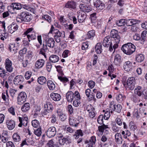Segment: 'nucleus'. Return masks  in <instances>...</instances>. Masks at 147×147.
<instances>
[{"label":"nucleus","mask_w":147,"mask_h":147,"mask_svg":"<svg viewBox=\"0 0 147 147\" xmlns=\"http://www.w3.org/2000/svg\"><path fill=\"white\" fill-rule=\"evenodd\" d=\"M8 132L6 131L3 132L1 136V141L3 143L7 142L8 139Z\"/></svg>","instance_id":"obj_34"},{"label":"nucleus","mask_w":147,"mask_h":147,"mask_svg":"<svg viewBox=\"0 0 147 147\" xmlns=\"http://www.w3.org/2000/svg\"><path fill=\"white\" fill-rule=\"evenodd\" d=\"M1 97L3 100L5 102V103L6 105L9 104V98L6 97L5 95L3 93H2Z\"/></svg>","instance_id":"obj_56"},{"label":"nucleus","mask_w":147,"mask_h":147,"mask_svg":"<svg viewBox=\"0 0 147 147\" xmlns=\"http://www.w3.org/2000/svg\"><path fill=\"white\" fill-rule=\"evenodd\" d=\"M50 96L51 98L55 101H59L61 98V95L58 93H52Z\"/></svg>","instance_id":"obj_33"},{"label":"nucleus","mask_w":147,"mask_h":147,"mask_svg":"<svg viewBox=\"0 0 147 147\" xmlns=\"http://www.w3.org/2000/svg\"><path fill=\"white\" fill-rule=\"evenodd\" d=\"M6 123L7 127L9 130L13 129L15 127V122L13 120H8L6 121Z\"/></svg>","instance_id":"obj_25"},{"label":"nucleus","mask_w":147,"mask_h":147,"mask_svg":"<svg viewBox=\"0 0 147 147\" xmlns=\"http://www.w3.org/2000/svg\"><path fill=\"white\" fill-rule=\"evenodd\" d=\"M95 82L92 80L89 81L88 83V85L90 89L93 88L95 86Z\"/></svg>","instance_id":"obj_61"},{"label":"nucleus","mask_w":147,"mask_h":147,"mask_svg":"<svg viewBox=\"0 0 147 147\" xmlns=\"http://www.w3.org/2000/svg\"><path fill=\"white\" fill-rule=\"evenodd\" d=\"M103 116L101 115H99L97 119V121L98 123L100 124L101 125L103 123Z\"/></svg>","instance_id":"obj_57"},{"label":"nucleus","mask_w":147,"mask_h":147,"mask_svg":"<svg viewBox=\"0 0 147 147\" xmlns=\"http://www.w3.org/2000/svg\"><path fill=\"white\" fill-rule=\"evenodd\" d=\"M32 72L30 71H26L25 74V77L27 80L29 79L32 76Z\"/></svg>","instance_id":"obj_64"},{"label":"nucleus","mask_w":147,"mask_h":147,"mask_svg":"<svg viewBox=\"0 0 147 147\" xmlns=\"http://www.w3.org/2000/svg\"><path fill=\"white\" fill-rule=\"evenodd\" d=\"M18 25L16 23L13 22L8 26L7 28L8 32L12 34L16 31L18 29Z\"/></svg>","instance_id":"obj_21"},{"label":"nucleus","mask_w":147,"mask_h":147,"mask_svg":"<svg viewBox=\"0 0 147 147\" xmlns=\"http://www.w3.org/2000/svg\"><path fill=\"white\" fill-rule=\"evenodd\" d=\"M26 95L24 92H21L17 98V101L19 104L24 103L26 101Z\"/></svg>","instance_id":"obj_13"},{"label":"nucleus","mask_w":147,"mask_h":147,"mask_svg":"<svg viewBox=\"0 0 147 147\" xmlns=\"http://www.w3.org/2000/svg\"><path fill=\"white\" fill-rule=\"evenodd\" d=\"M107 70L109 71V73L108 74V76L111 77V74L113 72L115 69L113 65L112 64H110L108 67Z\"/></svg>","instance_id":"obj_50"},{"label":"nucleus","mask_w":147,"mask_h":147,"mask_svg":"<svg viewBox=\"0 0 147 147\" xmlns=\"http://www.w3.org/2000/svg\"><path fill=\"white\" fill-rule=\"evenodd\" d=\"M49 34H52L54 39L57 43L60 42L61 40L65 37L64 32L60 31L58 29H55L53 25L51 26Z\"/></svg>","instance_id":"obj_1"},{"label":"nucleus","mask_w":147,"mask_h":147,"mask_svg":"<svg viewBox=\"0 0 147 147\" xmlns=\"http://www.w3.org/2000/svg\"><path fill=\"white\" fill-rule=\"evenodd\" d=\"M8 49L11 52L15 54L17 53L18 48L16 46V44L13 42L9 44Z\"/></svg>","instance_id":"obj_24"},{"label":"nucleus","mask_w":147,"mask_h":147,"mask_svg":"<svg viewBox=\"0 0 147 147\" xmlns=\"http://www.w3.org/2000/svg\"><path fill=\"white\" fill-rule=\"evenodd\" d=\"M76 3L73 1H68L65 3V7L70 9H75L76 8Z\"/></svg>","instance_id":"obj_26"},{"label":"nucleus","mask_w":147,"mask_h":147,"mask_svg":"<svg viewBox=\"0 0 147 147\" xmlns=\"http://www.w3.org/2000/svg\"><path fill=\"white\" fill-rule=\"evenodd\" d=\"M30 108V104L28 102L24 104L22 107L21 109L24 112H26L28 111Z\"/></svg>","instance_id":"obj_41"},{"label":"nucleus","mask_w":147,"mask_h":147,"mask_svg":"<svg viewBox=\"0 0 147 147\" xmlns=\"http://www.w3.org/2000/svg\"><path fill=\"white\" fill-rule=\"evenodd\" d=\"M47 85L50 90H53L55 89V85L53 82L51 80H49L47 83Z\"/></svg>","instance_id":"obj_39"},{"label":"nucleus","mask_w":147,"mask_h":147,"mask_svg":"<svg viewBox=\"0 0 147 147\" xmlns=\"http://www.w3.org/2000/svg\"><path fill=\"white\" fill-rule=\"evenodd\" d=\"M115 136L116 142L118 144H121L122 142L121 134L119 133H117L115 134Z\"/></svg>","instance_id":"obj_35"},{"label":"nucleus","mask_w":147,"mask_h":147,"mask_svg":"<svg viewBox=\"0 0 147 147\" xmlns=\"http://www.w3.org/2000/svg\"><path fill=\"white\" fill-rule=\"evenodd\" d=\"M102 45L100 43H97L95 46L96 51L98 54H100L102 52Z\"/></svg>","instance_id":"obj_43"},{"label":"nucleus","mask_w":147,"mask_h":147,"mask_svg":"<svg viewBox=\"0 0 147 147\" xmlns=\"http://www.w3.org/2000/svg\"><path fill=\"white\" fill-rule=\"evenodd\" d=\"M132 63L131 61H125L123 65L124 69L127 71L129 72L132 71Z\"/></svg>","instance_id":"obj_18"},{"label":"nucleus","mask_w":147,"mask_h":147,"mask_svg":"<svg viewBox=\"0 0 147 147\" xmlns=\"http://www.w3.org/2000/svg\"><path fill=\"white\" fill-rule=\"evenodd\" d=\"M49 60L53 63H56L59 61V58L57 55H53L50 56Z\"/></svg>","instance_id":"obj_37"},{"label":"nucleus","mask_w":147,"mask_h":147,"mask_svg":"<svg viewBox=\"0 0 147 147\" xmlns=\"http://www.w3.org/2000/svg\"><path fill=\"white\" fill-rule=\"evenodd\" d=\"M79 7L81 10L80 11H82L84 13L89 12L92 10L91 6L90 5L80 4L79 5Z\"/></svg>","instance_id":"obj_20"},{"label":"nucleus","mask_w":147,"mask_h":147,"mask_svg":"<svg viewBox=\"0 0 147 147\" xmlns=\"http://www.w3.org/2000/svg\"><path fill=\"white\" fill-rule=\"evenodd\" d=\"M80 94L77 91L74 92V99L73 100V105L75 107H78L80 104Z\"/></svg>","instance_id":"obj_9"},{"label":"nucleus","mask_w":147,"mask_h":147,"mask_svg":"<svg viewBox=\"0 0 147 147\" xmlns=\"http://www.w3.org/2000/svg\"><path fill=\"white\" fill-rule=\"evenodd\" d=\"M125 98L126 97L125 95L119 94L117 96L116 99L118 102L122 103L124 101Z\"/></svg>","instance_id":"obj_38"},{"label":"nucleus","mask_w":147,"mask_h":147,"mask_svg":"<svg viewBox=\"0 0 147 147\" xmlns=\"http://www.w3.org/2000/svg\"><path fill=\"white\" fill-rule=\"evenodd\" d=\"M11 7L13 10L20 9L22 8L21 4L19 3H14L12 4Z\"/></svg>","instance_id":"obj_42"},{"label":"nucleus","mask_w":147,"mask_h":147,"mask_svg":"<svg viewBox=\"0 0 147 147\" xmlns=\"http://www.w3.org/2000/svg\"><path fill=\"white\" fill-rule=\"evenodd\" d=\"M144 56L143 55L140 54L136 56V60L138 62H141L144 59Z\"/></svg>","instance_id":"obj_49"},{"label":"nucleus","mask_w":147,"mask_h":147,"mask_svg":"<svg viewBox=\"0 0 147 147\" xmlns=\"http://www.w3.org/2000/svg\"><path fill=\"white\" fill-rule=\"evenodd\" d=\"M83 133L81 129L78 130L75 132L74 136L75 139H78L80 136H83Z\"/></svg>","instance_id":"obj_44"},{"label":"nucleus","mask_w":147,"mask_h":147,"mask_svg":"<svg viewBox=\"0 0 147 147\" xmlns=\"http://www.w3.org/2000/svg\"><path fill=\"white\" fill-rule=\"evenodd\" d=\"M31 15L28 12L23 11L17 16L16 20L17 22L20 23L22 22H28L31 20Z\"/></svg>","instance_id":"obj_4"},{"label":"nucleus","mask_w":147,"mask_h":147,"mask_svg":"<svg viewBox=\"0 0 147 147\" xmlns=\"http://www.w3.org/2000/svg\"><path fill=\"white\" fill-rule=\"evenodd\" d=\"M116 24L119 26H121L125 25L126 24L125 19H121L117 21Z\"/></svg>","instance_id":"obj_52"},{"label":"nucleus","mask_w":147,"mask_h":147,"mask_svg":"<svg viewBox=\"0 0 147 147\" xmlns=\"http://www.w3.org/2000/svg\"><path fill=\"white\" fill-rule=\"evenodd\" d=\"M147 34V31L144 30L141 33V36L140 43L142 44H144L145 41L146 37Z\"/></svg>","instance_id":"obj_45"},{"label":"nucleus","mask_w":147,"mask_h":147,"mask_svg":"<svg viewBox=\"0 0 147 147\" xmlns=\"http://www.w3.org/2000/svg\"><path fill=\"white\" fill-rule=\"evenodd\" d=\"M18 119L20 122V123L18 125L19 127H21L22 125L24 126H27L28 122V118L26 115H24L22 117H19Z\"/></svg>","instance_id":"obj_11"},{"label":"nucleus","mask_w":147,"mask_h":147,"mask_svg":"<svg viewBox=\"0 0 147 147\" xmlns=\"http://www.w3.org/2000/svg\"><path fill=\"white\" fill-rule=\"evenodd\" d=\"M34 132L35 135L37 136H40L42 133V129L41 127H39L38 128L34 130Z\"/></svg>","instance_id":"obj_53"},{"label":"nucleus","mask_w":147,"mask_h":147,"mask_svg":"<svg viewBox=\"0 0 147 147\" xmlns=\"http://www.w3.org/2000/svg\"><path fill=\"white\" fill-rule=\"evenodd\" d=\"M71 142V138L68 136H65L63 138L59 139V144L61 145H63L64 144L67 145L69 144Z\"/></svg>","instance_id":"obj_15"},{"label":"nucleus","mask_w":147,"mask_h":147,"mask_svg":"<svg viewBox=\"0 0 147 147\" xmlns=\"http://www.w3.org/2000/svg\"><path fill=\"white\" fill-rule=\"evenodd\" d=\"M85 94L86 96L90 100H95L94 94L91 93V90L90 88H87L85 91Z\"/></svg>","instance_id":"obj_23"},{"label":"nucleus","mask_w":147,"mask_h":147,"mask_svg":"<svg viewBox=\"0 0 147 147\" xmlns=\"http://www.w3.org/2000/svg\"><path fill=\"white\" fill-rule=\"evenodd\" d=\"M110 108L111 110L119 113L121 111L122 106L120 104H114L113 102H111L110 104Z\"/></svg>","instance_id":"obj_8"},{"label":"nucleus","mask_w":147,"mask_h":147,"mask_svg":"<svg viewBox=\"0 0 147 147\" xmlns=\"http://www.w3.org/2000/svg\"><path fill=\"white\" fill-rule=\"evenodd\" d=\"M56 68L57 71L59 74V76H63L64 75V74L63 73L61 66L60 65H58L56 66Z\"/></svg>","instance_id":"obj_62"},{"label":"nucleus","mask_w":147,"mask_h":147,"mask_svg":"<svg viewBox=\"0 0 147 147\" xmlns=\"http://www.w3.org/2000/svg\"><path fill=\"white\" fill-rule=\"evenodd\" d=\"M109 127L107 125H105L104 124H103L102 125L99 126L98 127V130L102 132H103L105 130L106 131H107V134H108V131L106 129L107 128H108Z\"/></svg>","instance_id":"obj_47"},{"label":"nucleus","mask_w":147,"mask_h":147,"mask_svg":"<svg viewBox=\"0 0 147 147\" xmlns=\"http://www.w3.org/2000/svg\"><path fill=\"white\" fill-rule=\"evenodd\" d=\"M32 125L35 128H37L40 126L39 122L36 119L32 121Z\"/></svg>","instance_id":"obj_55"},{"label":"nucleus","mask_w":147,"mask_h":147,"mask_svg":"<svg viewBox=\"0 0 147 147\" xmlns=\"http://www.w3.org/2000/svg\"><path fill=\"white\" fill-rule=\"evenodd\" d=\"M121 49L124 53L130 55L135 51L136 47L132 43H128L122 45Z\"/></svg>","instance_id":"obj_3"},{"label":"nucleus","mask_w":147,"mask_h":147,"mask_svg":"<svg viewBox=\"0 0 147 147\" xmlns=\"http://www.w3.org/2000/svg\"><path fill=\"white\" fill-rule=\"evenodd\" d=\"M78 20L80 23L84 22L86 17V16L85 13L82 11H79L77 12Z\"/></svg>","instance_id":"obj_17"},{"label":"nucleus","mask_w":147,"mask_h":147,"mask_svg":"<svg viewBox=\"0 0 147 147\" xmlns=\"http://www.w3.org/2000/svg\"><path fill=\"white\" fill-rule=\"evenodd\" d=\"M42 20H44L46 21L49 23H51V17L48 15H45L43 16L42 17Z\"/></svg>","instance_id":"obj_54"},{"label":"nucleus","mask_w":147,"mask_h":147,"mask_svg":"<svg viewBox=\"0 0 147 147\" xmlns=\"http://www.w3.org/2000/svg\"><path fill=\"white\" fill-rule=\"evenodd\" d=\"M129 129L130 130L135 131L137 128V126L133 121H131L129 124Z\"/></svg>","instance_id":"obj_51"},{"label":"nucleus","mask_w":147,"mask_h":147,"mask_svg":"<svg viewBox=\"0 0 147 147\" xmlns=\"http://www.w3.org/2000/svg\"><path fill=\"white\" fill-rule=\"evenodd\" d=\"M125 23L126 25L127 26H131L136 24L137 20L134 19H126Z\"/></svg>","instance_id":"obj_32"},{"label":"nucleus","mask_w":147,"mask_h":147,"mask_svg":"<svg viewBox=\"0 0 147 147\" xmlns=\"http://www.w3.org/2000/svg\"><path fill=\"white\" fill-rule=\"evenodd\" d=\"M95 30H92L88 31L86 34V38L92 40L95 36Z\"/></svg>","instance_id":"obj_28"},{"label":"nucleus","mask_w":147,"mask_h":147,"mask_svg":"<svg viewBox=\"0 0 147 147\" xmlns=\"http://www.w3.org/2000/svg\"><path fill=\"white\" fill-rule=\"evenodd\" d=\"M44 108L45 110L43 113L45 115H46L48 113L52 112L53 109V107L52 104L50 102H48L44 105Z\"/></svg>","instance_id":"obj_14"},{"label":"nucleus","mask_w":147,"mask_h":147,"mask_svg":"<svg viewBox=\"0 0 147 147\" xmlns=\"http://www.w3.org/2000/svg\"><path fill=\"white\" fill-rule=\"evenodd\" d=\"M70 51L68 50H65L63 53L62 56L63 58L67 57L69 55H70Z\"/></svg>","instance_id":"obj_59"},{"label":"nucleus","mask_w":147,"mask_h":147,"mask_svg":"<svg viewBox=\"0 0 147 147\" xmlns=\"http://www.w3.org/2000/svg\"><path fill=\"white\" fill-rule=\"evenodd\" d=\"M110 37L115 38L114 41H113V43H114L113 46L114 49L113 52V53H114L115 50L118 47V44L120 41V37L119 35L118 31L115 30H113L111 31Z\"/></svg>","instance_id":"obj_5"},{"label":"nucleus","mask_w":147,"mask_h":147,"mask_svg":"<svg viewBox=\"0 0 147 147\" xmlns=\"http://www.w3.org/2000/svg\"><path fill=\"white\" fill-rule=\"evenodd\" d=\"M5 8V3L0 1V13L3 12Z\"/></svg>","instance_id":"obj_60"},{"label":"nucleus","mask_w":147,"mask_h":147,"mask_svg":"<svg viewBox=\"0 0 147 147\" xmlns=\"http://www.w3.org/2000/svg\"><path fill=\"white\" fill-rule=\"evenodd\" d=\"M114 43L113 42L112 38L109 36H107L104 38L102 42L103 46L106 47H109V51L110 52H113V45Z\"/></svg>","instance_id":"obj_6"},{"label":"nucleus","mask_w":147,"mask_h":147,"mask_svg":"<svg viewBox=\"0 0 147 147\" xmlns=\"http://www.w3.org/2000/svg\"><path fill=\"white\" fill-rule=\"evenodd\" d=\"M55 41L54 39L52 38H50L46 40L45 42H44L43 44L42 48L40 49L39 53L44 56L46 57L45 53L48 50L47 46L50 48H53L55 46Z\"/></svg>","instance_id":"obj_2"},{"label":"nucleus","mask_w":147,"mask_h":147,"mask_svg":"<svg viewBox=\"0 0 147 147\" xmlns=\"http://www.w3.org/2000/svg\"><path fill=\"white\" fill-rule=\"evenodd\" d=\"M96 141V138L95 136H92L91 137L89 140H86L85 141V144H88V146H93L95 144Z\"/></svg>","instance_id":"obj_30"},{"label":"nucleus","mask_w":147,"mask_h":147,"mask_svg":"<svg viewBox=\"0 0 147 147\" xmlns=\"http://www.w3.org/2000/svg\"><path fill=\"white\" fill-rule=\"evenodd\" d=\"M93 4L94 7L98 10H102L105 7L104 3L100 0H93Z\"/></svg>","instance_id":"obj_10"},{"label":"nucleus","mask_w":147,"mask_h":147,"mask_svg":"<svg viewBox=\"0 0 147 147\" xmlns=\"http://www.w3.org/2000/svg\"><path fill=\"white\" fill-rule=\"evenodd\" d=\"M37 81L38 83L41 85H43L46 84L47 81L46 78L43 76H41L38 77Z\"/></svg>","instance_id":"obj_40"},{"label":"nucleus","mask_w":147,"mask_h":147,"mask_svg":"<svg viewBox=\"0 0 147 147\" xmlns=\"http://www.w3.org/2000/svg\"><path fill=\"white\" fill-rule=\"evenodd\" d=\"M120 128L118 127L115 123L113 124L112 126V129L115 132H117L119 131Z\"/></svg>","instance_id":"obj_63"},{"label":"nucleus","mask_w":147,"mask_h":147,"mask_svg":"<svg viewBox=\"0 0 147 147\" xmlns=\"http://www.w3.org/2000/svg\"><path fill=\"white\" fill-rule=\"evenodd\" d=\"M121 62V57L119 54L116 55L114 57V63L118 66H120Z\"/></svg>","instance_id":"obj_27"},{"label":"nucleus","mask_w":147,"mask_h":147,"mask_svg":"<svg viewBox=\"0 0 147 147\" xmlns=\"http://www.w3.org/2000/svg\"><path fill=\"white\" fill-rule=\"evenodd\" d=\"M122 83L126 90H132L135 87L136 82L135 78L133 77H129L126 82L123 81Z\"/></svg>","instance_id":"obj_7"},{"label":"nucleus","mask_w":147,"mask_h":147,"mask_svg":"<svg viewBox=\"0 0 147 147\" xmlns=\"http://www.w3.org/2000/svg\"><path fill=\"white\" fill-rule=\"evenodd\" d=\"M46 132L48 137L50 138L54 137L56 134V128L54 127H51L48 129Z\"/></svg>","instance_id":"obj_19"},{"label":"nucleus","mask_w":147,"mask_h":147,"mask_svg":"<svg viewBox=\"0 0 147 147\" xmlns=\"http://www.w3.org/2000/svg\"><path fill=\"white\" fill-rule=\"evenodd\" d=\"M5 65L7 71L10 73L13 71V67L12 66V63L9 58L6 59Z\"/></svg>","instance_id":"obj_12"},{"label":"nucleus","mask_w":147,"mask_h":147,"mask_svg":"<svg viewBox=\"0 0 147 147\" xmlns=\"http://www.w3.org/2000/svg\"><path fill=\"white\" fill-rule=\"evenodd\" d=\"M24 78L21 75H18L16 76L14 79V84L16 85L22 84L24 81Z\"/></svg>","instance_id":"obj_22"},{"label":"nucleus","mask_w":147,"mask_h":147,"mask_svg":"<svg viewBox=\"0 0 147 147\" xmlns=\"http://www.w3.org/2000/svg\"><path fill=\"white\" fill-rule=\"evenodd\" d=\"M79 123L77 122V119L74 117H73L69 118V123L71 126L76 127L78 125Z\"/></svg>","instance_id":"obj_36"},{"label":"nucleus","mask_w":147,"mask_h":147,"mask_svg":"<svg viewBox=\"0 0 147 147\" xmlns=\"http://www.w3.org/2000/svg\"><path fill=\"white\" fill-rule=\"evenodd\" d=\"M45 63V60L42 59H40L37 60L36 62L35 66L38 68L42 67Z\"/></svg>","instance_id":"obj_31"},{"label":"nucleus","mask_w":147,"mask_h":147,"mask_svg":"<svg viewBox=\"0 0 147 147\" xmlns=\"http://www.w3.org/2000/svg\"><path fill=\"white\" fill-rule=\"evenodd\" d=\"M12 137L13 140L14 142H19L20 141V135L17 133L14 134Z\"/></svg>","instance_id":"obj_48"},{"label":"nucleus","mask_w":147,"mask_h":147,"mask_svg":"<svg viewBox=\"0 0 147 147\" xmlns=\"http://www.w3.org/2000/svg\"><path fill=\"white\" fill-rule=\"evenodd\" d=\"M63 76L58 75V78L61 82L64 84V85H65V83L67 82L69 83V80L67 77Z\"/></svg>","instance_id":"obj_46"},{"label":"nucleus","mask_w":147,"mask_h":147,"mask_svg":"<svg viewBox=\"0 0 147 147\" xmlns=\"http://www.w3.org/2000/svg\"><path fill=\"white\" fill-rule=\"evenodd\" d=\"M87 111L89 112L88 115L89 117L91 119L94 118L96 115L94 108L91 105H88L86 108Z\"/></svg>","instance_id":"obj_16"},{"label":"nucleus","mask_w":147,"mask_h":147,"mask_svg":"<svg viewBox=\"0 0 147 147\" xmlns=\"http://www.w3.org/2000/svg\"><path fill=\"white\" fill-rule=\"evenodd\" d=\"M74 93L72 91L68 92L66 94V98L68 101L71 102L74 99Z\"/></svg>","instance_id":"obj_29"},{"label":"nucleus","mask_w":147,"mask_h":147,"mask_svg":"<svg viewBox=\"0 0 147 147\" xmlns=\"http://www.w3.org/2000/svg\"><path fill=\"white\" fill-rule=\"evenodd\" d=\"M7 72L3 69L0 67V77L4 78Z\"/></svg>","instance_id":"obj_58"}]
</instances>
